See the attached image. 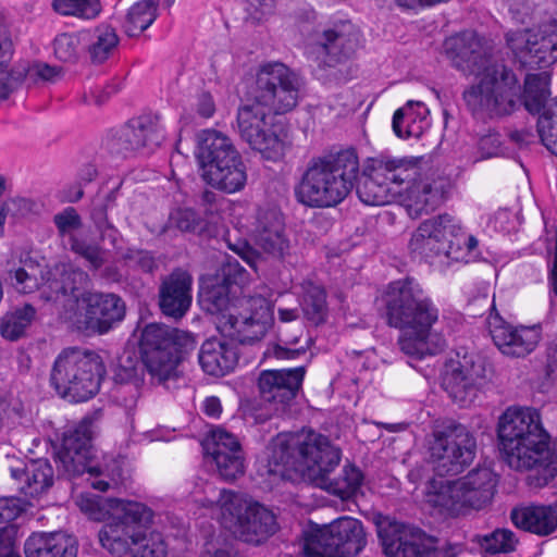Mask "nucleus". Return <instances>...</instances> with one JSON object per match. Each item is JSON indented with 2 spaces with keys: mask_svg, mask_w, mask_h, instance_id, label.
Returning a JSON list of instances; mask_svg holds the SVG:
<instances>
[{
  "mask_svg": "<svg viewBox=\"0 0 557 557\" xmlns=\"http://www.w3.org/2000/svg\"><path fill=\"white\" fill-rule=\"evenodd\" d=\"M301 87L296 73L283 63L273 62L260 66L247 94L275 116L289 113L298 106Z\"/></svg>",
  "mask_w": 557,
  "mask_h": 557,
  "instance_id": "nucleus-13",
  "label": "nucleus"
},
{
  "mask_svg": "<svg viewBox=\"0 0 557 557\" xmlns=\"http://www.w3.org/2000/svg\"><path fill=\"white\" fill-rule=\"evenodd\" d=\"M543 363L545 379L548 381L554 380L557 370V343H547L544 351Z\"/></svg>",
  "mask_w": 557,
  "mask_h": 557,
  "instance_id": "nucleus-64",
  "label": "nucleus"
},
{
  "mask_svg": "<svg viewBox=\"0 0 557 557\" xmlns=\"http://www.w3.org/2000/svg\"><path fill=\"white\" fill-rule=\"evenodd\" d=\"M71 250L88 262L90 271H98L104 264V251L97 244H90L85 239L71 236Z\"/></svg>",
  "mask_w": 557,
  "mask_h": 557,
  "instance_id": "nucleus-47",
  "label": "nucleus"
},
{
  "mask_svg": "<svg viewBox=\"0 0 557 557\" xmlns=\"http://www.w3.org/2000/svg\"><path fill=\"white\" fill-rule=\"evenodd\" d=\"M419 174L417 164L386 156L370 158L356 186L359 199L368 206H384L394 199L403 184H409Z\"/></svg>",
  "mask_w": 557,
  "mask_h": 557,
  "instance_id": "nucleus-12",
  "label": "nucleus"
},
{
  "mask_svg": "<svg viewBox=\"0 0 557 557\" xmlns=\"http://www.w3.org/2000/svg\"><path fill=\"white\" fill-rule=\"evenodd\" d=\"M174 0H140L133 4L123 23L127 36L134 37L146 30L157 18L158 5L162 2L166 8L172 5Z\"/></svg>",
  "mask_w": 557,
  "mask_h": 557,
  "instance_id": "nucleus-37",
  "label": "nucleus"
},
{
  "mask_svg": "<svg viewBox=\"0 0 557 557\" xmlns=\"http://www.w3.org/2000/svg\"><path fill=\"white\" fill-rule=\"evenodd\" d=\"M124 259L129 265L136 267L144 272H151L154 268V259L146 250L128 249L124 255Z\"/></svg>",
  "mask_w": 557,
  "mask_h": 557,
  "instance_id": "nucleus-60",
  "label": "nucleus"
},
{
  "mask_svg": "<svg viewBox=\"0 0 557 557\" xmlns=\"http://www.w3.org/2000/svg\"><path fill=\"white\" fill-rule=\"evenodd\" d=\"M453 232H458V221L449 214H441L423 221L411 236L410 252L429 262L441 256L451 259L450 233Z\"/></svg>",
  "mask_w": 557,
  "mask_h": 557,
  "instance_id": "nucleus-24",
  "label": "nucleus"
},
{
  "mask_svg": "<svg viewBox=\"0 0 557 557\" xmlns=\"http://www.w3.org/2000/svg\"><path fill=\"white\" fill-rule=\"evenodd\" d=\"M407 191L406 208L413 218L434 211L444 200L443 190L436 183L428 181L413 183Z\"/></svg>",
  "mask_w": 557,
  "mask_h": 557,
  "instance_id": "nucleus-36",
  "label": "nucleus"
},
{
  "mask_svg": "<svg viewBox=\"0 0 557 557\" xmlns=\"http://www.w3.org/2000/svg\"><path fill=\"white\" fill-rule=\"evenodd\" d=\"M212 459L220 476L225 481H233L245 472L244 451H231L228 455L218 453V456L212 457Z\"/></svg>",
  "mask_w": 557,
  "mask_h": 557,
  "instance_id": "nucleus-46",
  "label": "nucleus"
},
{
  "mask_svg": "<svg viewBox=\"0 0 557 557\" xmlns=\"http://www.w3.org/2000/svg\"><path fill=\"white\" fill-rule=\"evenodd\" d=\"M143 368L134 351H124L119 359V363L114 370L113 380L117 384H133L137 391L141 381Z\"/></svg>",
  "mask_w": 557,
  "mask_h": 557,
  "instance_id": "nucleus-45",
  "label": "nucleus"
},
{
  "mask_svg": "<svg viewBox=\"0 0 557 557\" xmlns=\"http://www.w3.org/2000/svg\"><path fill=\"white\" fill-rule=\"evenodd\" d=\"M104 374L102 358L96 351L69 347L55 358L50 384L60 397L83 403L99 393Z\"/></svg>",
  "mask_w": 557,
  "mask_h": 557,
  "instance_id": "nucleus-9",
  "label": "nucleus"
},
{
  "mask_svg": "<svg viewBox=\"0 0 557 557\" xmlns=\"http://www.w3.org/2000/svg\"><path fill=\"white\" fill-rule=\"evenodd\" d=\"M24 508L14 497H0V523L16 519Z\"/></svg>",
  "mask_w": 557,
  "mask_h": 557,
  "instance_id": "nucleus-62",
  "label": "nucleus"
},
{
  "mask_svg": "<svg viewBox=\"0 0 557 557\" xmlns=\"http://www.w3.org/2000/svg\"><path fill=\"white\" fill-rule=\"evenodd\" d=\"M275 0H247L249 17L259 23L274 12Z\"/></svg>",
  "mask_w": 557,
  "mask_h": 557,
  "instance_id": "nucleus-59",
  "label": "nucleus"
},
{
  "mask_svg": "<svg viewBox=\"0 0 557 557\" xmlns=\"http://www.w3.org/2000/svg\"><path fill=\"white\" fill-rule=\"evenodd\" d=\"M301 309L308 321L314 325L323 323L327 317L326 292L322 285L307 281L302 284Z\"/></svg>",
  "mask_w": 557,
  "mask_h": 557,
  "instance_id": "nucleus-38",
  "label": "nucleus"
},
{
  "mask_svg": "<svg viewBox=\"0 0 557 557\" xmlns=\"http://www.w3.org/2000/svg\"><path fill=\"white\" fill-rule=\"evenodd\" d=\"M60 76L61 69L58 66H52L44 62L30 64L28 61L20 60L11 66V74L7 77V85L0 96V101L8 99L25 79L32 83H37L38 81L54 82Z\"/></svg>",
  "mask_w": 557,
  "mask_h": 557,
  "instance_id": "nucleus-34",
  "label": "nucleus"
},
{
  "mask_svg": "<svg viewBox=\"0 0 557 557\" xmlns=\"http://www.w3.org/2000/svg\"><path fill=\"white\" fill-rule=\"evenodd\" d=\"M536 126L542 144L557 156V98L539 115Z\"/></svg>",
  "mask_w": 557,
  "mask_h": 557,
  "instance_id": "nucleus-44",
  "label": "nucleus"
},
{
  "mask_svg": "<svg viewBox=\"0 0 557 557\" xmlns=\"http://www.w3.org/2000/svg\"><path fill=\"white\" fill-rule=\"evenodd\" d=\"M361 44L359 29L350 21L339 20L315 29L308 42V53L333 67L349 60Z\"/></svg>",
  "mask_w": 557,
  "mask_h": 557,
  "instance_id": "nucleus-19",
  "label": "nucleus"
},
{
  "mask_svg": "<svg viewBox=\"0 0 557 557\" xmlns=\"http://www.w3.org/2000/svg\"><path fill=\"white\" fill-rule=\"evenodd\" d=\"M67 320L77 331L87 334L108 333L125 318L126 306L116 294L84 290L70 300Z\"/></svg>",
  "mask_w": 557,
  "mask_h": 557,
  "instance_id": "nucleus-15",
  "label": "nucleus"
},
{
  "mask_svg": "<svg viewBox=\"0 0 557 557\" xmlns=\"http://www.w3.org/2000/svg\"><path fill=\"white\" fill-rule=\"evenodd\" d=\"M205 181L227 194L242 190L247 182L246 166L231 138L216 129L198 134L196 153Z\"/></svg>",
  "mask_w": 557,
  "mask_h": 557,
  "instance_id": "nucleus-10",
  "label": "nucleus"
},
{
  "mask_svg": "<svg viewBox=\"0 0 557 557\" xmlns=\"http://www.w3.org/2000/svg\"><path fill=\"white\" fill-rule=\"evenodd\" d=\"M202 506L218 511L221 525L251 545L262 544L277 530L273 512L242 493L222 488L216 500L206 499Z\"/></svg>",
  "mask_w": 557,
  "mask_h": 557,
  "instance_id": "nucleus-8",
  "label": "nucleus"
},
{
  "mask_svg": "<svg viewBox=\"0 0 557 557\" xmlns=\"http://www.w3.org/2000/svg\"><path fill=\"white\" fill-rule=\"evenodd\" d=\"M498 438L510 468L534 470L529 482L535 487L547 485L557 475V460L549 448L550 435L541 413L531 407H508L499 417Z\"/></svg>",
  "mask_w": 557,
  "mask_h": 557,
  "instance_id": "nucleus-6",
  "label": "nucleus"
},
{
  "mask_svg": "<svg viewBox=\"0 0 557 557\" xmlns=\"http://www.w3.org/2000/svg\"><path fill=\"white\" fill-rule=\"evenodd\" d=\"M485 382L483 363L463 358V361L450 364V369L444 376L443 385L456 403L466 406L474 400Z\"/></svg>",
  "mask_w": 557,
  "mask_h": 557,
  "instance_id": "nucleus-27",
  "label": "nucleus"
},
{
  "mask_svg": "<svg viewBox=\"0 0 557 557\" xmlns=\"http://www.w3.org/2000/svg\"><path fill=\"white\" fill-rule=\"evenodd\" d=\"M193 277L185 271L176 270V320L190 308Z\"/></svg>",
  "mask_w": 557,
  "mask_h": 557,
  "instance_id": "nucleus-49",
  "label": "nucleus"
},
{
  "mask_svg": "<svg viewBox=\"0 0 557 557\" xmlns=\"http://www.w3.org/2000/svg\"><path fill=\"white\" fill-rule=\"evenodd\" d=\"M339 461L341 450L327 436L313 430L278 435L269 456L270 466H282L286 471L307 476L333 495L349 498L360 488L363 475L357 467L348 465L341 475L333 478L332 471Z\"/></svg>",
  "mask_w": 557,
  "mask_h": 557,
  "instance_id": "nucleus-3",
  "label": "nucleus"
},
{
  "mask_svg": "<svg viewBox=\"0 0 557 557\" xmlns=\"http://www.w3.org/2000/svg\"><path fill=\"white\" fill-rule=\"evenodd\" d=\"M515 527L523 531L547 536L557 530V506L530 505L515 507L510 512Z\"/></svg>",
  "mask_w": 557,
  "mask_h": 557,
  "instance_id": "nucleus-32",
  "label": "nucleus"
},
{
  "mask_svg": "<svg viewBox=\"0 0 557 557\" xmlns=\"http://www.w3.org/2000/svg\"><path fill=\"white\" fill-rule=\"evenodd\" d=\"M306 374V367L281 370H263L258 377L261 399L269 405L265 411H256L255 420L263 423L273 416H281L298 395Z\"/></svg>",
  "mask_w": 557,
  "mask_h": 557,
  "instance_id": "nucleus-18",
  "label": "nucleus"
},
{
  "mask_svg": "<svg viewBox=\"0 0 557 557\" xmlns=\"http://www.w3.org/2000/svg\"><path fill=\"white\" fill-rule=\"evenodd\" d=\"M239 355L237 346L231 341L207 339L198 354L202 370L213 376H224L236 368Z\"/></svg>",
  "mask_w": 557,
  "mask_h": 557,
  "instance_id": "nucleus-30",
  "label": "nucleus"
},
{
  "mask_svg": "<svg viewBox=\"0 0 557 557\" xmlns=\"http://www.w3.org/2000/svg\"><path fill=\"white\" fill-rule=\"evenodd\" d=\"M478 239L466 234L461 225L458 223V232L450 233L451 260H460L463 258L462 251L466 248L468 252H472L478 247Z\"/></svg>",
  "mask_w": 557,
  "mask_h": 557,
  "instance_id": "nucleus-53",
  "label": "nucleus"
},
{
  "mask_svg": "<svg viewBox=\"0 0 557 557\" xmlns=\"http://www.w3.org/2000/svg\"><path fill=\"white\" fill-rule=\"evenodd\" d=\"M508 48L523 65L547 67L557 61V44L546 34L544 26L537 30L518 29L506 34Z\"/></svg>",
  "mask_w": 557,
  "mask_h": 557,
  "instance_id": "nucleus-25",
  "label": "nucleus"
},
{
  "mask_svg": "<svg viewBox=\"0 0 557 557\" xmlns=\"http://www.w3.org/2000/svg\"><path fill=\"white\" fill-rule=\"evenodd\" d=\"M10 472L18 491L30 498L46 494L54 482L53 468L46 458L32 459L21 467H12Z\"/></svg>",
  "mask_w": 557,
  "mask_h": 557,
  "instance_id": "nucleus-29",
  "label": "nucleus"
},
{
  "mask_svg": "<svg viewBox=\"0 0 557 557\" xmlns=\"http://www.w3.org/2000/svg\"><path fill=\"white\" fill-rule=\"evenodd\" d=\"M475 449L473 434L462 424L454 423L435 435L430 453L440 479L430 482V504L451 515H460L468 509L480 510L492 502L497 479L488 468H475L455 481L443 479L462 472L474 459Z\"/></svg>",
  "mask_w": 557,
  "mask_h": 557,
  "instance_id": "nucleus-1",
  "label": "nucleus"
},
{
  "mask_svg": "<svg viewBox=\"0 0 557 557\" xmlns=\"http://www.w3.org/2000/svg\"><path fill=\"white\" fill-rule=\"evenodd\" d=\"M442 52L450 64L465 75L479 77L468 87L462 98L473 114L498 117L511 114L520 103V85L513 71L492 55L473 30L447 37Z\"/></svg>",
  "mask_w": 557,
  "mask_h": 557,
  "instance_id": "nucleus-2",
  "label": "nucleus"
},
{
  "mask_svg": "<svg viewBox=\"0 0 557 557\" xmlns=\"http://www.w3.org/2000/svg\"><path fill=\"white\" fill-rule=\"evenodd\" d=\"M122 88L121 82H111L102 89H97L95 91L90 92L91 100L88 99L87 95L85 94L82 98V101L84 103H95L96 106H102L104 104L111 96L117 94Z\"/></svg>",
  "mask_w": 557,
  "mask_h": 557,
  "instance_id": "nucleus-61",
  "label": "nucleus"
},
{
  "mask_svg": "<svg viewBox=\"0 0 557 557\" xmlns=\"http://www.w3.org/2000/svg\"><path fill=\"white\" fill-rule=\"evenodd\" d=\"M207 226L206 221L193 209L176 210V228L182 232L201 233Z\"/></svg>",
  "mask_w": 557,
  "mask_h": 557,
  "instance_id": "nucleus-52",
  "label": "nucleus"
},
{
  "mask_svg": "<svg viewBox=\"0 0 557 557\" xmlns=\"http://www.w3.org/2000/svg\"><path fill=\"white\" fill-rule=\"evenodd\" d=\"M367 544L361 521L341 517L330 524L302 534L306 557H356Z\"/></svg>",
  "mask_w": 557,
  "mask_h": 557,
  "instance_id": "nucleus-14",
  "label": "nucleus"
},
{
  "mask_svg": "<svg viewBox=\"0 0 557 557\" xmlns=\"http://www.w3.org/2000/svg\"><path fill=\"white\" fill-rule=\"evenodd\" d=\"M197 344L193 333L176 329V367L194 354Z\"/></svg>",
  "mask_w": 557,
  "mask_h": 557,
  "instance_id": "nucleus-56",
  "label": "nucleus"
},
{
  "mask_svg": "<svg viewBox=\"0 0 557 557\" xmlns=\"http://www.w3.org/2000/svg\"><path fill=\"white\" fill-rule=\"evenodd\" d=\"M99 418L98 411L87 414L73 429L64 433L62 447L57 454L64 475L74 478L84 473L95 476L100 474L92 446Z\"/></svg>",
  "mask_w": 557,
  "mask_h": 557,
  "instance_id": "nucleus-16",
  "label": "nucleus"
},
{
  "mask_svg": "<svg viewBox=\"0 0 557 557\" xmlns=\"http://www.w3.org/2000/svg\"><path fill=\"white\" fill-rule=\"evenodd\" d=\"M138 348L143 366L160 383L174 374V329L152 322L140 331Z\"/></svg>",
  "mask_w": 557,
  "mask_h": 557,
  "instance_id": "nucleus-20",
  "label": "nucleus"
},
{
  "mask_svg": "<svg viewBox=\"0 0 557 557\" xmlns=\"http://www.w3.org/2000/svg\"><path fill=\"white\" fill-rule=\"evenodd\" d=\"M201 301L203 302L206 310L210 314L215 315L214 321L222 315L234 314L231 311V301L227 293L222 286L212 287L206 292Z\"/></svg>",
  "mask_w": 557,
  "mask_h": 557,
  "instance_id": "nucleus-48",
  "label": "nucleus"
},
{
  "mask_svg": "<svg viewBox=\"0 0 557 557\" xmlns=\"http://www.w3.org/2000/svg\"><path fill=\"white\" fill-rule=\"evenodd\" d=\"M53 223L61 237L74 236L73 232L79 230L83 225L82 218L74 207H66L61 212L54 214Z\"/></svg>",
  "mask_w": 557,
  "mask_h": 557,
  "instance_id": "nucleus-50",
  "label": "nucleus"
},
{
  "mask_svg": "<svg viewBox=\"0 0 557 557\" xmlns=\"http://www.w3.org/2000/svg\"><path fill=\"white\" fill-rule=\"evenodd\" d=\"M360 172L355 149L312 157L294 187L296 200L309 208H332L350 194Z\"/></svg>",
  "mask_w": 557,
  "mask_h": 557,
  "instance_id": "nucleus-7",
  "label": "nucleus"
},
{
  "mask_svg": "<svg viewBox=\"0 0 557 557\" xmlns=\"http://www.w3.org/2000/svg\"><path fill=\"white\" fill-rule=\"evenodd\" d=\"M12 286L22 294L33 293L38 288V280L24 268H17L9 272Z\"/></svg>",
  "mask_w": 557,
  "mask_h": 557,
  "instance_id": "nucleus-54",
  "label": "nucleus"
},
{
  "mask_svg": "<svg viewBox=\"0 0 557 557\" xmlns=\"http://www.w3.org/2000/svg\"><path fill=\"white\" fill-rule=\"evenodd\" d=\"M480 547L488 554H508L516 550L518 539L509 529H496L478 539Z\"/></svg>",
  "mask_w": 557,
  "mask_h": 557,
  "instance_id": "nucleus-42",
  "label": "nucleus"
},
{
  "mask_svg": "<svg viewBox=\"0 0 557 557\" xmlns=\"http://www.w3.org/2000/svg\"><path fill=\"white\" fill-rule=\"evenodd\" d=\"M116 189L111 190L103 199H98L92 202L90 219L95 227L109 223L108 208L115 201Z\"/></svg>",
  "mask_w": 557,
  "mask_h": 557,
  "instance_id": "nucleus-58",
  "label": "nucleus"
},
{
  "mask_svg": "<svg viewBox=\"0 0 557 557\" xmlns=\"http://www.w3.org/2000/svg\"><path fill=\"white\" fill-rule=\"evenodd\" d=\"M273 115L247 92L236 111L235 129L252 150L268 160H280L289 147L286 131L273 122Z\"/></svg>",
  "mask_w": 557,
  "mask_h": 557,
  "instance_id": "nucleus-11",
  "label": "nucleus"
},
{
  "mask_svg": "<svg viewBox=\"0 0 557 557\" xmlns=\"http://www.w3.org/2000/svg\"><path fill=\"white\" fill-rule=\"evenodd\" d=\"M159 307L166 317H174V273H170L159 289Z\"/></svg>",
  "mask_w": 557,
  "mask_h": 557,
  "instance_id": "nucleus-55",
  "label": "nucleus"
},
{
  "mask_svg": "<svg viewBox=\"0 0 557 557\" xmlns=\"http://www.w3.org/2000/svg\"><path fill=\"white\" fill-rule=\"evenodd\" d=\"M164 136L158 116L143 114L111 129L104 140L106 150L122 159L147 156L161 145Z\"/></svg>",
  "mask_w": 557,
  "mask_h": 557,
  "instance_id": "nucleus-17",
  "label": "nucleus"
},
{
  "mask_svg": "<svg viewBox=\"0 0 557 557\" xmlns=\"http://www.w3.org/2000/svg\"><path fill=\"white\" fill-rule=\"evenodd\" d=\"M35 317L36 309L29 304H25L23 307L5 314L0 325L2 337L10 341L18 339L25 334Z\"/></svg>",
  "mask_w": 557,
  "mask_h": 557,
  "instance_id": "nucleus-40",
  "label": "nucleus"
},
{
  "mask_svg": "<svg viewBox=\"0 0 557 557\" xmlns=\"http://www.w3.org/2000/svg\"><path fill=\"white\" fill-rule=\"evenodd\" d=\"M298 337H294L290 341H286L284 345L275 344L272 348L265 352L268 356H272L277 360H296L301 356H305L307 349L305 347L293 348L289 345H296Z\"/></svg>",
  "mask_w": 557,
  "mask_h": 557,
  "instance_id": "nucleus-57",
  "label": "nucleus"
},
{
  "mask_svg": "<svg viewBox=\"0 0 557 557\" xmlns=\"http://www.w3.org/2000/svg\"><path fill=\"white\" fill-rule=\"evenodd\" d=\"M479 151L482 159H490L500 154V140L496 134L483 136L479 141Z\"/></svg>",
  "mask_w": 557,
  "mask_h": 557,
  "instance_id": "nucleus-63",
  "label": "nucleus"
},
{
  "mask_svg": "<svg viewBox=\"0 0 557 557\" xmlns=\"http://www.w3.org/2000/svg\"><path fill=\"white\" fill-rule=\"evenodd\" d=\"M85 50L84 36L81 33H62L53 40L54 57L65 63H75Z\"/></svg>",
  "mask_w": 557,
  "mask_h": 557,
  "instance_id": "nucleus-41",
  "label": "nucleus"
},
{
  "mask_svg": "<svg viewBox=\"0 0 557 557\" xmlns=\"http://www.w3.org/2000/svg\"><path fill=\"white\" fill-rule=\"evenodd\" d=\"M82 509L106 523L99 531V541L112 555L122 557H165L166 545L158 532L147 534L152 511L146 505L112 497L87 499Z\"/></svg>",
  "mask_w": 557,
  "mask_h": 557,
  "instance_id": "nucleus-5",
  "label": "nucleus"
},
{
  "mask_svg": "<svg viewBox=\"0 0 557 557\" xmlns=\"http://www.w3.org/2000/svg\"><path fill=\"white\" fill-rule=\"evenodd\" d=\"M549 96L547 75L529 74L524 81L523 106L531 114H542L552 102Z\"/></svg>",
  "mask_w": 557,
  "mask_h": 557,
  "instance_id": "nucleus-39",
  "label": "nucleus"
},
{
  "mask_svg": "<svg viewBox=\"0 0 557 557\" xmlns=\"http://www.w3.org/2000/svg\"><path fill=\"white\" fill-rule=\"evenodd\" d=\"M52 8L63 16H75L83 20L96 18L101 12L99 0H53Z\"/></svg>",
  "mask_w": 557,
  "mask_h": 557,
  "instance_id": "nucleus-43",
  "label": "nucleus"
},
{
  "mask_svg": "<svg viewBox=\"0 0 557 557\" xmlns=\"http://www.w3.org/2000/svg\"><path fill=\"white\" fill-rule=\"evenodd\" d=\"M429 113L423 102L408 101L394 113V133L400 138H420L431 126Z\"/></svg>",
  "mask_w": 557,
  "mask_h": 557,
  "instance_id": "nucleus-33",
  "label": "nucleus"
},
{
  "mask_svg": "<svg viewBox=\"0 0 557 557\" xmlns=\"http://www.w3.org/2000/svg\"><path fill=\"white\" fill-rule=\"evenodd\" d=\"M487 329L498 350L511 358H524L537 347L541 327L537 325H513L507 322L492 305Z\"/></svg>",
  "mask_w": 557,
  "mask_h": 557,
  "instance_id": "nucleus-23",
  "label": "nucleus"
},
{
  "mask_svg": "<svg viewBox=\"0 0 557 557\" xmlns=\"http://www.w3.org/2000/svg\"><path fill=\"white\" fill-rule=\"evenodd\" d=\"M18 527L7 524L0 528V557H22L18 550Z\"/></svg>",
  "mask_w": 557,
  "mask_h": 557,
  "instance_id": "nucleus-51",
  "label": "nucleus"
},
{
  "mask_svg": "<svg viewBox=\"0 0 557 557\" xmlns=\"http://www.w3.org/2000/svg\"><path fill=\"white\" fill-rule=\"evenodd\" d=\"M376 530L386 557H425L434 544L422 529L388 516L377 519Z\"/></svg>",
  "mask_w": 557,
  "mask_h": 557,
  "instance_id": "nucleus-21",
  "label": "nucleus"
},
{
  "mask_svg": "<svg viewBox=\"0 0 557 557\" xmlns=\"http://www.w3.org/2000/svg\"><path fill=\"white\" fill-rule=\"evenodd\" d=\"M257 246L270 257L283 260L290 249L283 215L275 209L260 210L255 228Z\"/></svg>",
  "mask_w": 557,
  "mask_h": 557,
  "instance_id": "nucleus-28",
  "label": "nucleus"
},
{
  "mask_svg": "<svg viewBox=\"0 0 557 557\" xmlns=\"http://www.w3.org/2000/svg\"><path fill=\"white\" fill-rule=\"evenodd\" d=\"M385 319L388 326L401 331L397 344L409 357L421 359L446 347L445 337L435 330L440 309L413 277L388 284Z\"/></svg>",
  "mask_w": 557,
  "mask_h": 557,
  "instance_id": "nucleus-4",
  "label": "nucleus"
},
{
  "mask_svg": "<svg viewBox=\"0 0 557 557\" xmlns=\"http://www.w3.org/2000/svg\"><path fill=\"white\" fill-rule=\"evenodd\" d=\"M245 307V314L222 315L214 321L222 336L243 345L259 342L273 323V312L263 298L246 299Z\"/></svg>",
  "mask_w": 557,
  "mask_h": 557,
  "instance_id": "nucleus-22",
  "label": "nucleus"
},
{
  "mask_svg": "<svg viewBox=\"0 0 557 557\" xmlns=\"http://www.w3.org/2000/svg\"><path fill=\"white\" fill-rule=\"evenodd\" d=\"M75 537L63 532H35L24 543L25 557H76Z\"/></svg>",
  "mask_w": 557,
  "mask_h": 557,
  "instance_id": "nucleus-31",
  "label": "nucleus"
},
{
  "mask_svg": "<svg viewBox=\"0 0 557 557\" xmlns=\"http://www.w3.org/2000/svg\"><path fill=\"white\" fill-rule=\"evenodd\" d=\"M84 47L92 64H102L119 48L120 38L114 27L100 24L90 30H84Z\"/></svg>",
  "mask_w": 557,
  "mask_h": 557,
  "instance_id": "nucleus-35",
  "label": "nucleus"
},
{
  "mask_svg": "<svg viewBox=\"0 0 557 557\" xmlns=\"http://www.w3.org/2000/svg\"><path fill=\"white\" fill-rule=\"evenodd\" d=\"M88 280V274L67 263H58L49 272L46 282L40 287V298L45 301L60 302L61 315L67 320L70 300L78 299L81 287Z\"/></svg>",
  "mask_w": 557,
  "mask_h": 557,
  "instance_id": "nucleus-26",
  "label": "nucleus"
}]
</instances>
